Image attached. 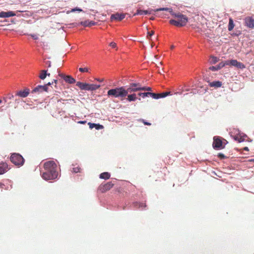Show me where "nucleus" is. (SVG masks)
<instances>
[{
    "mask_svg": "<svg viewBox=\"0 0 254 254\" xmlns=\"http://www.w3.org/2000/svg\"><path fill=\"white\" fill-rule=\"evenodd\" d=\"M246 26L251 29L254 28V19L252 17H247L245 19Z\"/></svg>",
    "mask_w": 254,
    "mask_h": 254,
    "instance_id": "nucleus-10",
    "label": "nucleus"
},
{
    "mask_svg": "<svg viewBox=\"0 0 254 254\" xmlns=\"http://www.w3.org/2000/svg\"><path fill=\"white\" fill-rule=\"evenodd\" d=\"M204 80H205L206 81H207V82H209V80H208V77H206V78H204Z\"/></svg>",
    "mask_w": 254,
    "mask_h": 254,
    "instance_id": "nucleus-56",
    "label": "nucleus"
},
{
    "mask_svg": "<svg viewBox=\"0 0 254 254\" xmlns=\"http://www.w3.org/2000/svg\"><path fill=\"white\" fill-rule=\"evenodd\" d=\"M113 186L114 184L111 182H109L104 185L100 186L99 189L101 192H104L111 189Z\"/></svg>",
    "mask_w": 254,
    "mask_h": 254,
    "instance_id": "nucleus-9",
    "label": "nucleus"
},
{
    "mask_svg": "<svg viewBox=\"0 0 254 254\" xmlns=\"http://www.w3.org/2000/svg\"><path fill=\"white\" fill-rule=\"evenodd\" d=\"M52 82H53V83H55V84H57L58 80L56 79H54V80Z\"/></svg>",
    "mask_w": 254,
    "mask_h": 254,
    "instance_id": "nucleus-55",
    "label": "nucleus"
},
{
    "mask_svg": "<svg viewBox=\"0 0 254 254\" xmlns=\"http://www.w3.org/2000/svg\"><path fill=\"white\" fill-rule=\"evenodd\" d=\"M173 16L176 18L177 19L170 20L169 23L171 25L177 27H183L185 26L188 22V18L187 16L180 12L173 14Z\"/></svg>",
    "mask_w": 254,
    "mask_h": 254,
    "instance_id": "nucleus-2",
    "label": "nucleus"
},
{
    "mask_svg": "<svg viewBox=\"0 0 254 254\" xmlns=\"http://www.w3.org/2000/svg\"><path fill=\"white\" fill-rule=\"evenodd\" d=\"M227 65L233 66L240 69L245 68V65L243 63L238 62L236 60H227Z\"/></svg>",
    "mask_w": 254,
    "mask_h": 254,
    "instance_id": "nucleus-7",
    "label": "nucleus"
},
{
    "mask_svg": "<svg viewBox=\"0 0 254 254\" xmlns=\"http://www.w3.org/2000/svg\"><path fill=\"white\" fill-rule=\"evenodd\" d=\"M57 165L54 161H49L44 164L45 172L41 171L42 178L46 180H55L57 178L58 173L57 171Z\"/></svg>",
    "mask_w": 254,
    "mask_h": 254,
    "instance_id": "nucleus-1",
    "label": "nucleus"
},
{
    "mask_svg": "<svg viewBox=\"0 0 254 254\" xmlns=\"http://www.w3.org/2000/svg\"><path fill=\"white\" fill-rule=\"evenodd\" d=\"M39 85V88H41L43 92H48V87H47V85L44 84L43 85Z\"/></svg>",
    "mask_w": 254,
    "mask_h": 254,
    "instance_id": "nucleus-31",
    "label": "nucleus"
},
{
    "mask_svg": "<svg viewBox=\"0 0 254 254\" xmlns=\"http://www.w3.org/2000/svg\"><path fill=\"white\" fill-rule=\"evenodd\" d=\"M14 101L17 104H18L20 102V99H17L16 97L14 98Z\"/></svg>",
    "mask_w": 254,
    "mask_h": 254,
    "instance_id": "nucleus-51",
    "label": "nucleus"
},
{
    "mask_svg": "<svg viewBox=\"0 0 254 254\" xmlns=\"http://www.w3.org/2000/svg\"><path fill=\"white\" fill-rule=\"evenodd\" d=\"M133 86L136 87L139 91H142L143 86L140 83L133 82Z\"/></svg>",
    "mask_w": 254,
    "mask_h": 254,
    "instance_id": "nucleus-28",
    "label": "nucleus"
},
{
    "mask_svg": "<svg viewBox=\"0 0 254 254\" xmlns=\"http://www.w3.org/2000/svg\"><path fill=\"white\" fill-rule=\"evenodd\" d=\"M225 142H223L221 138L219 136H215L213 137V147L215 149L220 150L225 147L226 144L228 143L226 140H224Z\"/></svg>",
    "mask_w": 254,
    "mask_h": 254,
    "instance_id": "nucleus-6",
    "label": "nucleus"
},
{
    "mask_svg": "<svg viewBox=\"0 0 254 254\" xmlns=\"http://www.w3.org/2000/svg\"><path fill=\"white\" fill-rule=\"evenodd\" d=\"M132 206L136 209H143V208L145 207L146 205L145 203L136 201L133 203Z\"/></svg>",
    "mask_w": 254,
    "mask_h": 254,
    "instance_id": "nucleus-18",
    "label": "nucleus"
},
{
    "mask_svg": "<svg viewBox=\"0 0 254 254\" xmlns=\"http://www.w3.org/2000/svg\"><path fill=\"white\" fill-rule=\"evenodd\" d=\"M227 61H225V62H222L220 63L219 64H218L217 65L218 66V68L220 69L221 68L224 67L225 65H227Z\"/></svg>",
    "mask_w": 254,
    "mask_h": 254,
    "instance_id": "nucleus-32",
    "label": "nucleus"
},
{
    "mask_svg": "<svg viewBox=\"0 0 254 254\" xmlns=\"http://www.w3.org/2000/svg\"><path fill=\"white\" fill-rule=\"evenodd\" d=\"M209 69L212 71H217L219 70L217 65L210 66Z\"/></svg>",
    "mask_w": 254,
    "mask_h": 254,
    "instance_id": "nucleus-35",
    "label": "nucleus"
},
{
    "mask_svg": "<svg viewBox=\"0 0 254 254\" xmlns=\"http://www.w3.org/2000/svg\"><path fill=\"white\" fill-rule=\"evenodd\" d=\"M159 94L160 98H162L167 96L169 94V93L168 92H164L161 93H159Z\"/></svg>",
    "mask_w": 254,
    "mask_h": 254,
    "instance_id": "nucleus-33",
    "label": "nucleus"
},
{
    "mask_svg": "<svg viewBox=\"0 0 254 254\" xmlns=\"http://www.w3.org/2000/svg\"><path fill=\"white\" fill-rule=\"evenodd\" d=\"M50 75V74L47 73V70H41L39 77L41 79L44 80L46 78L47 76H49Z\"/></svg>",
    "mask_w": 254,
    "mask_h": 254,
    "instance_id": "nucleus-21",
    "label": "nucleus"
},
{
    "mask_svg": "<svg viewBox=\"0 0 254 254\" xmlns=\"http://www.w3.org/2000/svg\"><path fill=\"white\" fill-rule=\"evenodd\" d=\"M222 82L220 81H214L211 82H209V85L212 87L218 88L222 86Z\"/></svg>",
    "mask_w": 254,
    "mask_h": 254,
    "instance_id": "nucleus-19",
    "label": "nucleus"
},
{
    "mask_svg": "<svg viewBox=\"0 0 254 254\" xmlns=\"http://www.w3.org/2000/svg\"><path fill=\"white\" fill-rule=\"evenodd\" d=\"M79 25H80V22L78 23H76V22H73V23L70 24V25L73 26V27L77 26H79Z\"/></svg>",
    "mask_w": 254,
    "mask_h": 254,
    "instance_id": "nucleus-46",
    "label": "nucleus"
},
{
    "mask_svg": "<svg viewBox=\"0 0 254 254\" xmlns=\"http://www.w3.org/2000/svg\"><path fill=\"white\" fill-rule=\"evenodd\" d=\"M48 63H49L48 67H50L51 66V62L50 61H48Z\"/></svg>",
    "mask_w": 254,
    "mask_h": 254,
    "instance_id": "nucleus-57",
    "label": "nucleus"
},
{
    "mask_svg": "<svg viewBox=\"0 0 254 254\" xmlns=\"http://www.w3.org/2000/svg\"><path fill=\"white\" fill-rule=\"evenodd\" d=\"M156 11H166L169 12L172 16L173 14H175V12H174L172 9V8H168V7H162L160 8L156 9Z\"/></svg>",
    "mask_w": 254,
    "mask_h": 254,
    "instance_id": "nucleus-24",
    "label": "nucleus"
},
{
    "mask_svg": "<svg viewBox=\"0 0 254 254\" xmlns=\"http://www.w3.org/2000/svg\"><path fill=\"white\" fill-rule=\"evenodd\" d=\"M82 11H83V10L81 8H79L78 7H76L75 8H72L71 9V10L70 11V12H75V11L81 12Z\"/></svg>",
    "mask_w": 254,
    "mask_h": 254,
    "instance_id": "nucleus-34",
    "label": "nucleus"
},
{
    "mask_svg": "<svg viewBox=\"0 0 254 254\" xmlns=\"http://www.w3.org/2000/svg\"><path fill=\"white\" fill-rule=\"evenodd\" d=\"M110 177V174L108 172H103L100 174L99 178L102 179L107 180Z\"/></svg>",
    "mask_w": 254,
    "mask_h": 254,
    "instance_id": "nucleus-25",
    "label": "nucleus"
},
{
    "mask_svg": "<svg viewBox=\"0 0 254 254\" xmlns=\"http://www.w3.org/2000/svg\"><path fill=\"white\" fill-rule=\"evenodd\" d=\"M59 75L63 79H64V77H65L66 75H64L63 73H59Z\"/></svg>",
    "mask_w": 254,
    "mask_h": 254,
    "instance_id": "nucleus-50",
    "label": "nucleus"
},
{
    "mask_svg": "<svg viewBox=\"0 0 254 254\" xmlns=\"http://www.w3.org/2000/svg\"><path fill=\"white\" fill-rule=\"evenodd\" d=\"M109 45L112 47L113 48H115L117 47V44L115 42H111L109 44Z\"/></svg>",
    "mask_w": 254,
    "mask_h": 254,
    "instance_id": "nucleus-44",
    "label": "nucleus"
},
{
    "mask_svg": "<svg viewBox=\"0 0 254 254\" xmlns=\"http://www.w3.org/2000/svg\"><path fill=\"white\" fill-rule=\"evenodd\" d=\"M10 160L13 164L17 166H22L24 163V159L19 153H12L10 157Z\"/></svg>",
    "mask_w": 254,
    "mask_h": 254,
    "instance_id": "nucleus-5",
    "label": "nucleus"
},
{
    "mask_svg": "<svg viewBox=\"0 0 254 254\" xmlns=\"http://www.w3.org/2000/svg\"><path fill=\"white\" fill-rule=\"evenodd\" d=\"M149 93L150 92H140L138 94V95L139 96L142 97V98H144L146 97H147L149 96Z\"/></svg>",
    "mask_w": 254,
    "mask_h": 254,
    "instance_id": "nucleus-30",
    "label": "nucleus"
},
{
    "mask_svg": "<svg viewBox=\"0 0 254 254\" xmlns=\"http://www.w3.org/2000/svg\"><path fill=\"white\" fill-rule=\"evenodd\" d=\"M125 17V15L123 13H116L111 15V20H116L121 21Z\"/></svg>",
    "mask_w": 254,
    "mask_h": 254,
    "instance_id": "nucleus-12",
    "label": "nucleus"
},
{
    "mask_svg": "<svg viewBox=\"0 0 254 254\" xmlns=\"http://www.w3.org/2000/svg\"><path fill=\"white\" fill-rule=\"evenodd\" d=\"M76 85L81 90L87 91H94L98 89L100 87V85L88 84L80 81L77 82Z\"/></svg>",
    "mask_w": 254,
    "mask_h": 254,
    "instance_id": "nucleus-4",
    "label": "nucleus"
},
{
    "mask_svg": "<svg viewBox=\"0 0 254 254\" xmlns=\"http://www.w3.org/2000/svg\"><path fill=\"white\" fill-rule=\"evenodd\" d=\"M53 84V82H49L48 83L46 84L45 85H47V87H48V86L51 85Z\"/></svg>",
    "mask_w": 254,
    "mask_h": 254,
    "instance_id": "nucleus-52",
    "label": "nucleus"
},
{
    "mask_svg": "<svg viewBox=\"0 0 254 254\" xmlns=\"http://www.w3.org/2000/svg\"><path fill=\"white\" fill-rule=\"evenodd\" d=\"M218 61V59L216 57H211V63L212 64H215L216 63H217Z\"/></svg>",
    "mask_w": 254,
    "mask_h": 254,
    "instance_id": "nucleus-40",
    "label": "nucleus"
},
{
    "mask_svg": "<svg viewBox=\"0 0 254 254\" xmlns=\"http://www.w3.org/2000/svg\"><path fill=\"white\" fill-rule=\"evenodd\" d=\"M154 32L152 31L151 32H148L147 33V38L148 39L150 38L151 36L154 34Z\"/></svg>",
    "mask_w": 254,
    "mask_h": 254,
    "instance_id": "nucleus-42",
    "label": "nucleus"
},
{
    "mask_svg": "<svg viewBox=\"0 0 254 254\" xmlns=\"http://www.w3.org/2000/svg\"><path fill=\"white\" fill-rule=\"evenodd\" d=\"M64 78V81L70 84L74 83L76 81L75 79L70 75H66Z\"/></svg>",
    "mask_w": 254,
    "mask_h": 254,
    "instance_id": "nucleus-22",
    "label": "nucleus"
},
{
    "mask_svg": "<svg viewBox=\"0 0 254 254\" xmlns=\"http://www.w3.org/2000/svg\"><path fill=\"white\" fill-rule=\"evenodd\" d=\"M8 170V165L7 164V163L2 162L0 164V175L3 174Z\"/></svg>",
    "mask_w": 254,
    "mask_h": 254,
    "instance_id": "nucleus-16",
    "label": "nucleus"
},
{
    "mask_svg": "<svg viewBox=\"0 0 254 254\" xmlns=\"http://www.w3.org/2000/svg\"><path fill=\"white\" fill-rule=\"evenodd\" d=\"M153 10H141V9H137L136 12L134 14V15H148L151 14Z\"/></svg>",
    "mask_w": 254,
    "mask_h": 254,
    "instance_id": "nucleus-13",
    "label": "nucleus"
},
{
    "mask_svg": "<svg viewBox=\"0 0 254 254\" xmlns=\"http://www.w3.org/2000/svg\"><path fill=\"white\" fill-rule=\"evenodd\" d=\"M126 89L127 92V94L128 93H131L132 92H134L139 91L136 87L133 86V82L129 83V85L128 86H126Z\"/></svg>",
    "mask_w": 254,
    "mask_h": 254,
    "instance_id": "nucleus-15",
    "label": "nucleus"
},
{
    "mask_svg": "<svg viewBox=\"0 0 254 254\" xmlns=\"http://www.w3.org/2000/svg\"><path fill=\"white\" fill-rule=\"evenodd\" d=\"M244 150L245 151H249V148L248 147H244Z\"/></svg>",
    "mask_w": 254,
    "mask_h": 254,
    "instance_id": "nucleus-54",
    "label": "nucleus"
},
{
    "mask_svg": "<svg viewBox=\"0 0 254 254\" xmlns=\"http://www.w3.org/2000/svg\"><path fill=\"white\" fill-rule=\"evenodd\" d=\"M11 188H12L11 186H10V187H7L6 188V187H5V186H1V187H0V188H1V189H5V190H8L9 188H10V189H11Z\"/></svg>",
    "mask_w": 254,
    "mask_h": 254,
    "instance_id": "nucleus-49",
    "label": "nucleus"
},
{
    "mask_svg": "<svg viewBox=\"0 0 254 254\" xmlns=\"http://www.w3.org/2000/svg\"><path fill=\"white\" fill-rule=\"evenodd\" d=\"M201 88H202V91H200V90H199L197 92V93H199V94H200V93H202V94H203V93H206V91H207V89H204V88H203V87H202H202H201Z\"/></svg>",
    "mask_w": 254,
    "mask_h": 254,
    "instance_id": "nucleus-41",
    "label": "nucleus"
},
{
    "mask_svg": "<svg viewBox=\"0 0 254 254\" xmlns=\"http://www.w3.org/2000/svg\"><path fill=\"white\" fill-rule=\"evenodd\" d=\"M141 120L142 121V122L143 123V124H144L145 125H147V126H150V125H151V123H149V122H148L145 121L144 120H143V119H141Z\"/></svg>",
    "mask_w": 254,
    "mask_h": 254,
    "instance_id": "nucleus-47",
    "label": "nucleus"
},
{
    "mask_svg": "<svg viewBox=\"0 0 254 254\" xmlns=\"http://www.w3.org/2000/svg\"><path fill=\"white\" fill-rule=\"evenodd\" d=\"M16 14L14 11H1L0 12V18H7L15 16Z\"/></svg>",
    "mask_w": 254,
    "mask_h": 254,
    "instance_id": "nucleus-11",
    "label": "nucleus"
},
{
    "mask_svg": "<svg viewBox=\"0 0 254 254\" xmlns=\"http://www.w3.org/2000/svg\"><path fill=\"white\" fill-rule=\"evenodd\" d=\"M96 22L92 20H85L84 21H81L80 22L81 25H83L85 27H90L96 25Z\"/></svg>",
    "mask_w": 254,
    "mask_h": 254,
    "instance_id": "nucleus-17",
    "label": "nucleus"
},
{
    "mask_svg": "<svg viewBox=\"0 0 254 254\" xmlns=\"http://www.w3.org/2000/svg\"><path fill=\"white\" fill-rule=\"evenodd\" d=\"M16 97H17V96H15V94L14 95L11 94H9L8 95H7L6 97H5L4 99V102L5 103H7L9 106V104L10 103V102H9V100H14V98H16Z\"/></svg>",
    "mask_w": 254,
    "mask_h": 254,
    "instance_id": "nucleus-20",
    "label": "nucleus"
},
{
    "mask_svg": "<svg viewBox=\"0 0 254 254\" xmlns=\"http://www.w3.org/2000/svg\"><path fill=\"white\" fill-rule=\"evenodd\" d=\"M30 36L34 40H37L38 39V36L37 35L35 34H31Z\"/></svg>",
    "mask_w": 254,
    "mask_h": 254,
    "instance_id": "nucleus-43",
    "label": "nucleus"
},
{
    "mask_svg": "<svg viewBox=\"0 0 254 254\" xmlns=\"http://www.w3.org/2000/svg\"><path fill=\"white\" fill-rule=\"evenodd\" d=\"M149 96H151L152 98L154 99H160L159 93H155L153 92L149 93Z\"/></svg>",
    "mask_w": 254,
    "mask_h": 254,
    "instance_id": "nucleus-29",
    "label": "nucleus"
},
{
    "mask_svg": "<svg viewBox=\"0 0 254 254\" xmlns=\"http://www.w3.org/2000/svg\"><path fill=\"white\" fill-rule=\"evenodd\" d=\"M235 139L236 140H238V142H243V141H244V139H242L241 137H240V138H239V137H235Z\"/></svg>",
    "mask_w": 254,
    "mask_h": 254,
    "instance_id": "nucleus-45",
    "label": "nucleus"
},
{
    "mask_svg": "<svg viewBox=\"0 0 254 254\" xmlns=\"http://www.w3.org/2000/svg\"><path fill=\"white\" fill-rule=\"evenodd\" d=\"M127 100L129 102L135 101L137 99L136 94L134 93L129 95L127 94Z\"/></svg>",
    "mask_w": 254,
    "mask_h": 254,
    "instance_id": "nucleus-26",
    "label": "nucleus"
},
{
    "mask_svg": "<svg viewBox=\"0 0 254 254\" xmlns=\"http://www.w3.org/2000/svg\"><path fill=\"white\" fill-rule=\"evenodd\" d=\"M217 156L220 159H224L227 158V157L224 154H223L222 153H219L217 155Z\"/></svg>",
    "mask_w": 254,
    "mask_h": 254,
    "instance_id": "nucleus-36",
    "label": "nucleus"
},
{
    "mask_svg": "<svg viewBox=\"0 0 254 254\" xmlns=\"http://www.w3.org/2000/svg\"><path fill=\"white\" fill-rule=\"evenodd\" d=\"M151 88L150 87L148 86H143V88L142 91H151Z\"/></svg>",
    "mask_w": 254,
    "mask_h": 254,
    "instance_id": "nucleus-39",
    "label": "nucleus"
},
{
    "mask_svg": "<svg viewBox=\"0 0 254 254\" xmlns=\"http://www.w3.org/2000/svg\"><path fill=\"white\" fill-rule=\"evenodd\" d=\"M88 125H89V128L90 129L95 128L97 130H100V129H102L104 128V126L99 124L92 123L89 122L88 123Z\"/></svg>",
    "mask_w": 254,
    "mask_h": 254,
    "instance_id": "nucleus-14",
    "label": "nucleus"
},
{
    "mask_svg": "<svg viewBox=\"0 0 254 254\" xmlns=\"http://www.w3.org/2000/svg\"><path fill=\"white\" fill-rule=\"evenodd\" d=\"M96 80L100 82H102V81H103V79H100V78H98V79H96Z\"/></svg>",
    "mask_w": 254,
    "mask_h": 254,
    "instance_id": "nucleus-53",
    "label": "nucleus"
},
{
    "mask_svg": "<svg viewBox=\"0 0 254 254\" xmlns=\"http://www.w3.org/2000/svg\"><path fill=\"white\" fill-rule=\"evenodd\" d=\"M77 123L80 124H85L87 123V122L86 121H80L77 122Z\"/></svg>",
    "mask_w": 254,
    "mask_h": 254,
    "instance_id": "nucleus-48",
    "label": "nucleus"
},
{
    "mask_svg": "<svg viewBox=\"0 0 254 254\" xmlns=\"http://www.w3.org/2000/svg\"><path fill=\"white\" fill-rule=\"evenodd\" d=\"M30 93V89L28 88H25L23 90L17 91L15 93V96L21 98H25L29 95Z\"/></svg>",
    "mask_w": 254,
    "mask_h": 254,
    "instance_id": "nucleus-8",
    "label": "nucleus"
},
{
    "mask_svg": "<svg viewBox=\"0 0 254 254\" xmlns=\"http://www.w3.org/2000/svg\"><path fill=\"white\" fill-rule=\"evenodd\" d=\"M127 95L125 86L116 87L109 89L107 92L109 97L124 98Z\"/></svg>",
    "mask_w": 254,
    "mask_h": 254,
    "instance_id": "nucleus-3",
    "label": "nucleus"
},
{
    "mask_svg": "<svg viewBox=\"0 0 254 254\" xmlns=\"http://www.w3.org/2000/svg\"><path fill=\"white\" fill-rule=\"evenodd\" d=\"M42 93H43V92L41 88H39V85L35 87L31 92V93L32 94H35L37 95H39Z\"/></svg>",
    "mask_w": 254,
    "mask_h": 254,
    "instance_id": "nucleus-23",
    "label": "nucleus"
},
{
    "mask_svg": "<svg viewBox=\"0 0 254 254\" xmlns=\"http://www.w3.org/2000/svg\"><path fill=\"white\" fill-rule=\"evenodd\" d=\"M79 71L81 72H88V68L87 67H80L79 68Z\"/></svg>",
    "mask_w": 254,
    "mask_h": 254,
    "instance_id": "nucleus-38",
    "label": "nucleus"
},
{
    "mask_svg": "<svg viewBox=\"0 0 254 254\" xmlns=\"http://www.w3.org/2000/svg\"><path fill=\"white\" fill-rule=\"evenodd\" d=\"M2 101L0 99V103H1Z\"/></svg>",
    "mask_w": 254,
    "mask_h": 254,
    "instance_id": "nucleus-58",
    "label": "nucleus"
},
{
    "mask_svg": "<svg viewBox=\"0 0 254 254\" xmlns=\"http://www.w3.org/2000/svg\"><path fill=\"white\" fill-rule=\"evenodd\" d=\"M234 24L232 18L229 19L228 29L229 31H232L234 27Z\"/></svg>",
    "mask_w": 254,
    "mask_h": 254,
    "instance_id": "nucleus-27",
    "label": "nucleus"
},
{
    "mask_svg": "<svg viewBox=\"0 0 254 254\" xmlns=\"http://www.w3.org/2000/svg\"><path fill=\"white\" fill-rule=\"evenodd\" d=\"M80 168L78 167H73L72 169V172L74 173H77L78 172H79Z\"/></svg>",
    "mask_w": 254,
    "mask_h": 254,
    "instance_id": "nucleus-37",
    "label": "nucleus"
}]
</instances>
